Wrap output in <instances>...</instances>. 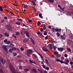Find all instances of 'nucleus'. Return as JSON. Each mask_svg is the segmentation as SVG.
Instances as JSON below:
<instances>
[{
    "label": "nucleus",
    "instance_id": "f257e3e1",
    "mask_svg": "<svg viewBox=\"0 0 73 73\" xmlns=\"http://www.w3.org/2000/svg\"><path fill=\"white\" fill-rule=\"evenodd\" d=\"M9 66L11 72H12L13 73H16V70H15V68H14V67H13V65H12V64H10L9 65ZM17 73H21L20 72H17Z\"/></svg>",
    "mask_w": 73,
    "mask_h": 73
},
{
    "label": "nucleus",
    "instance_id": "f03ea898",
    "mask_svg": "<svg viewBox=\"0 0 73 73\" xmlns=\"http://www.w3.org/2000/svg\"><path fill=\"white\" fill-rule=\"evenodd\" d=\"M33 53V50L31 49H28L27 50V55L28 57H30V54H32Z\"/></svg>",
    "mask_w": 73,
    "mask_h": 73
},
{
    "label": "nucleus",
    "instance_id": "7ed1b4c3",
    "mask_svg": "<svg viewBox=\"0 0 73 73\" xmlns=\"http://www.w3.org/2000/svg\"><path fill=\"white\" fill-rule=\"evenodd\" d=\"M0 60H1V62L2 64H5V60L3 59V58L1 56L0 57Z\"/></svg>",
    "mask_w": 73,
    "mask_h": 73
},
{
    "label": "nucleus",
    "instance_id": "20e7f679",
    "mask_svg": "<svg viewBox=\"0 0 73 73\" xmlns=\"http://www.w3.org/2000/svg\"><path fill=\"white\" fill-rule=\"evenodd\" d=\"M6 28L9 31H12V27L11 25H7L6 26Z\"/></svg>",
    "mask_w": 73,
    "mask_h": 73
},
{
    "label": "nucleus",
    "instance_id": "39448f33",
    "mask_svg": "<svg viewBox=\"0 0 73 73\" xmlns=\"http://www.w3.org/2000/svg\"><path fill=\"white\" fill-rule=\"evenodd\" d=\"M69 62V59H66L64 60V64H66V65H68Z\"/></svg>",
    "mask_w": 73,
    "mask_h": 73
},
{
    "label": "nucleus",
    "instance_id": "423d86ee",
    "mask_svg": "<svg viewBox=\"0 0 73 73\" xmlns=\"http://www.w3.org/2000/svg\"><path fill=\"white\" fill-rule=\"evenodd\" d=\"M42 50L44 52H49L48 50V49H47V48L45 47H43L42 48Z\"/></svg>",
    "mask_w": 73,
    "mask_h": 73
},
{
    "label": "nucleus",
    "instance_id": "0eeeda50",
    "mask_svg": "<svg viewBox=\"0 0 73 73\" xmlns=\"http://www.w3.org/2000/svg\"><path fill=\"white\" fill-rule=\"evenodd\" d=\"M24 33L25 34H26V35L27 37H29V32L27 31H25L24 32Z\"/></svg>",
    "mask_w": 73,
    "mask_h": 73
},
{
    "label": "nucleus",
    "instance_id": "6e6552de",
    "mask_svg": "<svg viewBox=\"0 0 73 73\" xmlns=\"http://www.w3.org/2000/svg\"><path fill=\"white\" fill-rule=\"evenodd\" d=\"M3 48L4 49H5V50H7L8 49V46L4 45L3 46Z\"/></svg>",
    "mask_w": 73,
    "mask_h": 73
},
{
    "label": "nucleus",
    "instance_id": "1a4fd4ad",
    "mask_svg": "<svg viewBox=\"0 0 73 73\" xmlns=\"http://www.w3.org/2000/svg\"><path fill=\"white\" fill-rule=\"evenodd\" d=\"M58 50L60 52H62V51H63L64 50V49L62 48H58Z\"/></svg>",
    "mask_w": 73,
    "mask_h": 73
},
{
    "label": "nucleus",
    "instance_id": "9d476101",
    "mask_svg": "<svg viewBox=\"0 0 73 73\" xmlns=\"http://www.w3.org/2000/svg\"><path fill=\"white\" fill-rule=\"evenodd\" d=\"M28 38H25L24 40H23V42L24 43H26V42H27L28 41Z\"/></svg>",
    "mask_w": 73,
    "mask_h": 73
},
{
    "label": "nucleus",
    "instance_id": "9b49d317",
    "mask_svg": "<svg viewBox=\"0 0 73 73\" xmlns=\"http://www.w3.org/2000/svg\"><path fill=\"white\" fill-rule=\"evenodd\" d=\"M52 44H49L48 46H47L48 47H49V46L50 49H52Z\"/></svg>",
    "mask_w": 73,
    "mask_h": 73
},
{
    "label": "nucleus",
    "instance_id": "f8f14e48",
    "mask_svg": "<svg viewBox=\"0 0 73 73\" xmlns=\"http://www.w3.org/2000/svg\"><path fill=\"white\" fill-rule=\"evenodd\" d=\"M55 31L56 32H61V29L57 28L55 29Z\"/></svg>",
    "mask_w": 73,
    "mask_h": 73
},
{
    "label": "nucleus",
    "instance_id": "ddd939ff",
    "mask_svg": "<svg viewBox=\"0 0 73 73\" xmlns=\"http://www.w3.org/2000/svg\"><path fill=\"white\" fill-rule=\"evenodd\" d=\"M15 23L17 25H21V23L19 21L16 22Z\"/></svg>",
    "mask_w": 73,
    "mask_h": 73
},
{
    "label": "nucleus",
    "instance_id": "4468645a",
    "mask_svg": "<svg viewBox=\"0 0 73 73\" xmlns=\"http://www.w3.org/2000/svg\"><path fill=\"white\" fill-rule=\"evenodd\" d=\"M60 37L62 40H65V37L64 36L61 35Z\"/></svg>",
    "mask_w": 73,
    "mask_h": 73
},
{
    "label": "nucleus",
    "instance_id": "2eb2a0df",
    "mask_svg": "<svg viewBox=\"0 0 73 73\" xmlns=\"http://www.w3.org/2000/svg\"><path fill=\"white\" fill-rule=\"evenodd\" d=\"M39 16L41 19H43V17H42V14L39 13Z\"/></svg>",
    "mask_w": 73,
    "mask_h": 73
},
{
    "label": "nucleus",
    "instance_id": "dca6fc26",
    "mask_svg": "<svg viewBox=\"0 0 73 73\" xmlns=\"http://www.w3.org/2000/svg\"><path fill=\"white\" fill-rule=\"evenodd\" d=\"M3 6H0V11L1 12H3Z\"/></svg>",
    "mask_w": 73,
    "mask_h": 73
},
{
    "label": "nucleus",
    "instance_id": "f3484780",
    "mask_svg": "<svg viewBox=\"0 0 73 73\" xmlns=\"http://www.w3.org/2000/svg\"><path fill=\"white\" fill-rule=\"evenodd\" d=\"M29 68H26L24 70V71H25V72H27L29 71Z\"/></svg>",
    "mask_w": 73,
    "mask_h": 73
},
{
    "label": "nucleus",
    "instance_id": "a211bd4d",
    "mask_svg": "<svg viewBox=\"0 0 73 73\" xmlns=\"http://www.w3.org/2000/svg\"><path fill=\"white\" fill-rule=\"evenodd\" d=\"M54 53L55 55H57L58 54V52L57 51H55L54 52Z\"/></svg>",
    "mask_w": 73,
    "mask_h": 73
},
{
    "label": "nucleus",
    "instance_id": "6ab92c4d",
    "mask_svg": "<svg viewBox=\"0 0 73 73\" xmlns=\"http://www.w3.org/2000/svg\"><path fill=\"white\" fill-rule=\"evenodd\" d=\"M33 71V72H35V73H37V70H36L35 68H33L32 70Z\"/></svg>",
    "mask_w": 73,
    "mask_h": 73
},
{
    "label": "nucleus",
    "instance_id": "aec40b11",
    "mask_svg": "<svg viewBox=\"0 0 73 73\" xmlns=\"http://www.w3.org/2000/svg\"><path fill=\"white\" fill-rule=\"evenodd\" d=\"M56 35L57 36V37H59V36H60V34L58 32H57L56 33Z\"/></svg>",
    "mask_w": 73,
    "mask_h": 73
},
{
    "label": "nucleus",
    "instance_id": "412c9836",
    "mask_svg": "<svg viewBox=\"0 0 73 73\" xmlns=\"http://www.w3.org/2000/svg\"><path fill=\"white\" fill-rule=\"evenodd\" d=\"M31 40L32 41V42H33V45H35V41L33 40L32 39H31Z\"/></svg>",
    "mask_w": 73,
    "mask_h": 73
},
{
    "label": "nucleus",
    "instance_id": "4be33fe9",
    "mask_svg": "<svg viewBox=\"0 0 73 73\" xmlns=\"http://www.w3.org/2000/svg\"><path fill=\"white\" fill-rule=\"evenodd\" d=\"M38 72H39L40 73H42V71L40 69H38Z\"/></svg>",
    "mask_w": 73,
    "mask_h": 73
},
{
    "label": "nucleus",
    "instance_id": "5701e85b",
    "mask_svg": "<svg viewBox=\"0 0 73 73\" xmlns=\"http://www.w3.org/2000/svg\"><path fill=\"white\" fill-rule=\"evenodd\" d=\"M67 50L68 51V52H71V50L70 48H67Z\"/></svg>",
    "mask_w": 73,
    "mask_h": 73
},
{
    "label": "nucleus",
    "instance_id": "b1692460",
    "mask_svg": "<svg viewBox=\"0 0 73 73\" xmlns=\"http://www.w3.org/2000/svg\"><path fill=\"white\" fill-rule=\"evenodd\" d=\"M5 35L6 37H9V34L6 33H5Z\"/></svg>",
    "mask_w": 73,
    "mask_h": 73
},
{
    "label": "nucleus",
    "instance_id": "393cba45",
    "mask_svg": "<svg viewBox=\"0 0 73 73\" xmlns=\"http://www.w3.org/2000/svg\"><path fill=\"white\" fill-rule=\"evenodd\" d=\"M46 25H44V26L43 29H44V30H45V29H46Z\"/></svg>",
    "mask_w": 73,
    "mask_h": 73
},
{
    "label": "nucleus",
    "instance_id": "a878e982",
    "mask_svg": "<svg viewBox=\"0 0 73 73\" xmlns=\"http://www.w3.org/2000/svg\"><path fill=\"white\" fill-rule=\"evenodd\" d=\"M48 1H49V2H50L51 3H54V1L53 0H48Z\"/></svg>",
    "mask_w": 73,
    "mask_h": 73
},
{
    "label": "nucleus",
    "instance_id": "bb28decb",
    "mask_svg": "<svg viewBox=\"0 0 73 73\" xmlns=\"http://www.w3.org/2000/svg\"><path fill=\"white\" fill-rule=\"evenodd\" d=\"M56 56H57V58L60 57L61 56V55H60V54H58L57 55H56Z\"/></svg>",
    "mask_w": 73,
    "mask_h": 73
},
{
    "label": "nucleus",
    "instance_id": "cd10ccee",
    "mask_svg": "<svg viewBox=\"0 0 73 73\" xmlns=\"http://www.w3.org/2000/svg\"><path fill=\"white\" fill-rule=\"evenodd\" d=\"M32 56H34V57L35 58H37V56H36V55L34 54H33Z\"/></svg>",
    "mask_w": 73,
    "mask_h": 73
},
{
    "label": "nucleus",
    "instance_id": "c85d7f7f",
    "mask_svg": "<svg viewBox=\"0 0 73 73\" xmlns=\"http://www.w3.org/2000/svg\"><path fill=\"white\" fill-rule=\"evenodd\" d=\"M11 43V42L9 40L7 41V42H6V44H9Z\"/></svg>",
    "mask_w": 73,
    "mask_h": 73
},
{
    "label": "nucleus",
    "instance_id": "c756f323",
    "mask_svg": "<svg viewBox=\"0 0 73 73\" xmlns=\"http://www.w3.org/2000/svg\"><path fill=\"white\" fill-rule=\"evenodd\" d=\"M1 23H4V19H1L0 21Z\"/></svg>",
    "mask_w": 73,
    "mask_h": 73
},
{
    "label": "nucleus",
    "instance_id": "7c9ffc66",
    "mask_svg": "<svg viewBox=\"0 0 73 73\" xmlns=\"http://www.w3.org/2000/svg\"><path fill=\"white\" fill-rule=\"evenodd\" d=\"M52 29L54 32H55V31H56V29H54V28L53 27Z\"/></svg>",
    "mask_w": 73,
    "mask_h": 73
},
{
    "label": "nucleus",
    "instance_id": "2f4dec72",
    "mask_svg": "<svg viewBox=\"0 0 73 73\" xmlns=\"http://www.w3.org/2000/svg\"><path fill=\"white\" fill-rule=\"evenodd\" d=\"M12 36L13 37H14V38H16V35H15L14 34H13L12 35Z\"/></svg>",
    "mask_w": 73,
    "mask_h": 73
},
{
    "label": "nucleus",
    "instance_id": "473e14b6",
    "mask_svg": "<svg viewBox=\"0 0 73 73\" xmlns=\"http://www.w3.org/2000/svg\"><path fill=\"white\" fill-rule=\"evenodd\" d=\"M45 61H46V62L47 64H49V62H48V61L47 59H46L45 60Z\"/></svg>",
    "mask_w": 73,
    "mask_h": 73
},
{
    "label": "nucleus",
    "instance_id": "72a5a7b5",
    "mask_svg": "<svg viewBox=\"0 0 73 73\" xmlns=\"http://www.w3.org/2000/svg\"><path fill=\"white\" fill-rule=\"evenodd\" d=\"M12 49H10L9 50V52H10V53H12Z\"/></svg>",
    "mask_w": 73,
    "mask_h": 73
},
{
    "label": "nucleus",
    "instance_id": "f704fd0d",
    "mask_svg": "<svg viewBox=\"0 0 73 73\" xmlns=\"http://www.w3.org/2000/svg\"><path fill=\"white\" fill-rule=\"evenodd\" d=\"M32 3H33V5H34V6H35V5H36V3H35V2L33 1H32Z\"/></svg>",
    "mask_w": 73,
    "mask_h": 73
},
{
    "label": "nucleus",
    "instance_id": "c9c22d12",
    "mask_svg": "<svg viewBox=\"0 0 73 73\" xmlns=\"http://www.w3.org/2000/svg\"><path fill=\"white\" fill-rule=\"evenodd\" d=\"M53 48L54 49V50H56V48H57V47L56 46H54L53 47Z\"/></svg>",
    "mask_w": 73,
    "mask_h": 73
},
{
    "label": "nucleus",
    "instance_id": "e433bc0d",
    "mask_svg": "<svg viewBox=\"0 0 73 73\" xmlns=\"http://www.w3.org/2000/svg\"><path fill=\"white\" fill-rule=\"evenodd\" d=\"M3 8H7V6L6 5H4L3 6H2Z\"/></svg>",
    "mask_w": 73,
    "mask_h": 73
},
{
    "label": "nucleus",
    "instance_id": "4c0bfd02",
    "mask_svg": "<svg viewBox=\"0 0 73 73\" xmlns=\"http://www.w3.org/2000/svg\"><path fill=\"white\" fill-rule=\"evenodd\" d=\"M13 50H16V47H13L12 48Z\"/></svg>",
    "mask_w": 73,
    "mask_h": 73
},
{
    "label": "nucleus",
    "instance_id": "58836bf2",
    "mask_svg": "<svg viewBox=\"0 0 73 73\" xmlns=\"http://www.w3.org/2000/svg\"><path fill=\"white\" fill-rule=\"evenodd\" d=\"M17 20L18 21H21V22L23 21V20L21 19H17Z\"/></svg>",
    "mask_w": 73,
    "mask_h": 73
},
{
    "label": "nucleus",
    "instance_id": "ea45409f",
    "mask_svg": "<svg viewBox=\"0 0 73 73\" xmlns=\"http://www.w3.org/2000/svg\"><path fill=\"white\" fill-rule=\"evenodd\" d=\"M23 6L24 7V8H26L27 7V5H25V4H24Z\"/></svg>",
    "mask_w": 73,
    "mask_h": 73
},
{
    "label": "nucleus",
    "instance_id": "a19ab883",
    "mask_svg": "<svg viewBox=\"0 0 73 73\" xmlns=\"http://www.w3.org/2000/svg\"><path fill=\"white\" fill-rule=\"evenodd\" d=\"M56 61H57V62H60V60L59 59H56Z\"/></svg>",
    "mask_w": 73,
    "mask_h": 73
},
{
    "label": "nucleus",
    "instance_id": "79ce46f5",
    "mask_svg": "<svg viewBox=\"0 0 73 73\" xmlns=\"http://www.w3.org/2000/svg\"><path fill=\"white\" fill-rule=\"evenodd\" d=\"M41 24V23L40 22V21H38L37 22V25H40Z\"/></svg>",
    "mask_w": 73,
    "mask_h": 73
},
{
    "label": "nucleus",
    "instance_id": "37998d69",
    "mask_svg": "<svg viewBox=\"0 0 73 73\" xmlns=\"http://www.w3.org/2000/svg\"><path fill=\"white\" fill-rule=\"evenodd\" d=\"M0 73H4V72H3V70L1 69L0 70Z\"/></svg>",
    "mask_w": 73,
    "mask_h": 73
},
{
    "label": "nucleus",
    "instance_id": "c03bdc74",
    "mask_svg": "<svg viewBox=\"0 0 73 73\" xmlns=\"http://www.w3.org/2000/svg\"><path fill=\"white\" fill-rule=\"evenodd\" d=\"M20 49L21 51H23V50H24V49L23 48V47H21L20 48Z\"/></svg>",
    "mask_w": 73,
    "mask_h": 73
},
{
    "label": "nucleus",
    "instance_id": "a18cd8bd",
    "mask_svg": "<svg viewBox=\"0 0 73 73\" xmlns=\"http://www.w3.org/2000/svg\"><path fill=\"white\" fill-rule=\"evenodd\" d=\"M45 69H46V70H48V69H49V68L48 67H46Z\"/></svg>",
    "mask_w": 73,
    "mask_h": 73
},
{
    "label": "nucleus",
    "instance_id": "49530a36",
    "mask_svg": "<svg viewBox=\"0 0 73 73\" xmlns=\"http://www.w3.org/2000/svg\"><path fill=\"white\" fill-rule=\"evenodd\" d=\"M29 62H30V63H33V61L32 60H30Z\"/></svg>",
    "mask_w": 73,
    "mask_h": 73
},
{
    "label": "nucleus",
    "instance_id": "de8ad7c7",
    "mask_svg": "<svg viewBox=\"0 0 73 73\" xmlns=\"http://www.w3.org/2000/svg\"><path fill=\"white\" fill-rule=\"evenodd\" d=\"M7 41H8V40H7V39H5L4 40V42H5V43L6 44V42H7Z\"/></svg>",
    "mask_w": 73,
    "mask_h": 73
},
{
    "label": "nucleus",
    "instance_id": "09e8293b",
    "mask_svg": "<svg viewBox=\"0 0 73 73\" xmlns=\"http://www.w3.org/2000/svg\"><path fill=\"white\" fill-rule=\"evenodd\" d=\"M5 11H6L7 13H9V11H8V10H7V9H5Z\"/></svg>",
    "mask_w": 73,
    "mask_h": 73
},
{
    "label": "nucleus",
    "instance_id": "8fccbe9b",
    "mask_svg": "<svg viewBox=\"0 0 73 73\" xmlns=\"http://www.w3.org/2000/svg\"><path fill=\"white\" fill-rule=\"evenodd\" d=\"M4 19H5V20H7L8 18H7V17L5 16L4 17Z\"/></svg>",
    "mask_w": 73,
    "mask_h": 73
},
{
    "label": "nucleus",
    "instance_id": "3c124183",
    "mask_svg": "<svg viewBox=\"0 0 73 73\" xmlns=\"http://www.w3.org/2000/svg\"><path fill=\"white\" fill-rule=\"evenodd\" d=\"M60 62L62 64V63L64 64V62H63L62 60H60Z\"/></svg>",
    "mask_w": 73,
    "mask_h": 73
},
{
    "label": "nucleus",
    "instance_id": "603ef678",
    "mask_svg": "<svg viewBox=\"0 0 73 73\" xmlns=\"http://www.w3.org/2000/svg\"><path fill=\"white\" fill-rule=\"evenodd\" d=\"M3 36V35L1 34H0V38H2Z\"/></svg>",
    "mask_w": 73,
    "mask_h": 73
},
{
    "label": "nucleus",
    "instance_id": "864d4df0",
    "mask_svg": "<svg viewBox=\"0 0 73 73\" xmlns=\"http://www.w3.org/2000/svg\"><path fill=\"white\" fill-rule=\"evenodd\" d=\"M64 57H68V55L66 54H65L64 55Z\"/></svg>",
    "mask_w": 73,
    "mask_h": 73
},
{
    "label": "nucleus",
    "instance_id": "5fc2aeb1",
    "mask_svg": "<svg viewBox=\"0 0 73 73\" xmlns=\"http://www.w3.org/2000/svg\"><path fill=\"white\" fill-rule=\"evenodd\" d=\"M44 35H47V32H44Z\"/></svg>",
    "mask_w": 73,
    "mask_h": 73
},
{
    "label": "nucleus",
    "instance_id": "6e6d98bb",
    "mask_svg": "<svg viewBox=\"0 0 73 73\" xmlns=\"http://www.w3.org/2000/svg\"><path fill=\"white\" fill-rule=\"evenodd\" d=\"M13 54L14 56H16L17 55V54L15 53H13Z\"/></svg>",
    "mask_w": 73,
    "mask_h": 73
},
{
    "label": "nucleus",
    "instance_id": "4d7b16f0",
    "mask_svg": "<svg viewBox=\"0 0 73 73\" xmlns=\"http://www.w3.org/2000/svg\"><path fill=\"white\" fill-rule=\"evenodd\" d=\"M60 9H61V10H62V11H64V9H63V8H60Z\"/></svg>",
    "mask_w": 73,
    "mask_h": 73
},
{
    "label": "nucleus",
    "instance_id": "13d9d810",
    "mask_svg": "<svg viewBox=\"0 0 73 73\" xmlns=\"http://www.w3.org/2000/svg\"><path fill=\"white\" fill-rule=\"evenodd\" d=\"M61 58V59L62 60H64V57H63V56H62Z\"/></svg>",
    "mask_w": 73,
    "mask_h": 73
},
{
    "label": "nucleus",
    "instance_id": "bf43d9fd",
    "mask_svg": "<svg viewBox=\"0 0 73 73\" xmlns=\"http://www.w3.org/2000/svg\"><path fill=\"white\" fill-rule=\"evenodd\" d=\"M16 35H19V32H17Z\"/></svg>",
    "mask_w": 73,
    "mask_h": 73
},
{
    "label": "nucleus",
    "instance_id": "052dcab7",
    "mask_svg": "<svg viewBox=\"0 0 73 73\" xmlns=\"http://www.w3.org/2000/svg\"><path fill=\"white\" fill-rule=\"evenodd\" d=\"M70 37H71V38L72 39H73V35H71L70 36Z\"/></svg>",
    "mask_w": 73,
    "mask_h": 73
},
{
    "label": "nucleus",
    "instance_id": "680f3d73",
    "mask_svg": "<svg viewBox=\"0 0 73 73\" xmlns=\"http://www.w3.org/2000/svg\"><path fill=\"white\" fill-rule=\"evenodd\" d=\"M19 67L20 69L21 70V69H22V66H19Z\"/></svg>",
    "mask_w": 73,
    "mask_h": 73
},
{
    "label": "nucleus",
    "instance_id": "e2e57ef3",
    "mask_svg": "<svg viewBox=\"0 0 73 73\" xmlns=\"http://www.w3.org/2000/svg\"><path fill=\"white\" fill-rule=\"evenodd\" d=\"M37 34L38 35H40V31H38L37 33Z\"/></svg>",
    "mask_w": 73,
    "mask_h": 73
},
{
    "label": "nucleus",
    "instance_id": "0e129e2a",
    "mask_svg": "<svg viewBox=\"0 0 73 73\" xmlns=\"http://www.w3.org/2000/svg\"><path fill=\"white\" fill-rule=\"evenodd\" d=\"M10 13H11V14H12V15H14V13H13V12H12V11H10Z\"/></svg>",
    "mask_w": 73,
    "mask_h": 73
},
{
    "label": "nucleus",
    "instance_id": "69168bd1",
    "mask_svg": "<svg viewBox=\"0 0 73 73\" xmlns=\"http://www.w3.org/2000/svg\"><path fill=\"white\" fill-rule=\"evenodd\" d=\"M29 22H30V23H31V22H32V20H28Z\"/></svg>",
    "mask_w": 73,
    "mask_h": 73
},
{
    "label": "nucleus",
    "instance_id": "338daca9",
    "mask_svg": "<svg viewBox=\"0 0 73 73\" xmlns=\"http://www.w3.org/2000/svg\"><path fill=\"white\" fill-rule=\"evenodd\" d=\"M70 65H72L73 62H72V61H70Z\"/></svg>",
    "mask_w": 73,
    "mask_h": 73
},
{
    "label": "nucleus",
    "instance_id": "774afa93",
    "mask_svg": "<svg viewBox=\"0 0 73 73\" xmlns=\"http://www.w3.org/2000/svg\"><path fill=\"white\" fill-rule=\"evenodd\" d=\"M40 31L41 32H42V31H43V29H42V28H41Z\"/></svg>",
    "mask_w": 73,
    "mask_h": 73
}]
</instances>
